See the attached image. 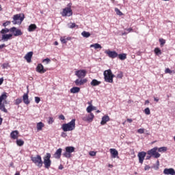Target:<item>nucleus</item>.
Wrapping results in <instances>:
<instances>
[{"label":"nucleus","mask_w":175,"mask_h":175,"mask_svg":"<svg viewBox=\"0 0 175 175\" xmlns=\"http://www.w3.org/2000/svg\"><path fill=\"white\" fill-rule=\"evenodd\" d=\"M62 129L64 132H70L76 129V119H72L70 122L62 125Z\"/></svg>","instance_id":"nucleus-1"},{"label":"nucleus","mask_w":175,"mask_h":175,"mask_svg":"<svg viewBox=\"0 0 175 175\" xmlns=\"http://www.w3.org/2000/svg\"><path fill=\"white\" fill-rule=\"evenodd\" d=\"M8 93L4 92L0 96V110L4 113H8V109L5 107V105H8Z\"/></svg>","instance_id":"nucleus-2"},{"label":"nucleus","mask_w":175,"mask_h":175,"mask_svg":"<svg viewBox=\"0 0 175 175\" xmlns=\"http://www.w3.org/2000/svg\"><path fill=\"white\" fill-rule=\"evenodd\" d=\"M24 14H17L16 15H14L13 16V21H12V24L14 25H21V23L24 21Z\"/></svg>","instance_id":"nucleus-3"},{"label":"nucleus","mask_w":175,"mask_h":175,"mask_svg":"<svg viewBox=\"0 0 175 175\" xmlns=\"http://www.w3.org/2000/svg\"><path fill=\"white\" fill-rule=\"evenodd\" d=\"M104 79L106 83H113V79L114 78V75L111 72V70H106L104 71Z\"/></svg>","instance_id":"nucleus-4"},{"label":"nucleus","mask_w":175,"mask_h":175,"mask_svg":"<svg viewBox=\"0 0 175 175\" xmlns=\"http://www.w3.org/2000/svg\"><path fill=\"white\" fill-rule=\"evenodd\" d=\"M72 3H69L68 6L64 8L63 11L61 12L62 17H70V16H73V11H72Z\"/></svg>","instance_id":"nucleus-5"},{"label":"nucleus","mask_w":175,"mask_h":175,"mask_svg":"<svg viewBox=\"0 0 175 175\" xmlns=\"http://www.w3.org/2000/svg\"><path fill=\"white\" fill-rule=\"evenodd\" d=\"M75 147L73 146H67L65 148V152L63 153V157L64 158H67L69 159L70 158H72V152H75Z\"/></svg>","instance_id":"nucleus-6"},{"label":"nucleus","mask_w":175,"mask_h":175,"mask_svg":"<svg viewBox=\"0 0 175 175\" xmlns=\"http://www.w3.org/2000/svg\"><path fill=\"white\" fill-rule=\"evenodd\" d=\"M31 160L34 163L36 166H38V167H42V166H43V161H42V157H40V155L31 157Z\"/></svg>","instance_id":"nucleus-7"},{"label":"nucleus","mask_w":175,"mask_h":175,"mask_svg":"<svg viewBox=\"0 0 175 175\" xmlns=\"http://www.w3.org/2000/svg\"><path fill=\"white\" fill-rule=\"evenodd\" d=\"M51 154L46 153V155L43 157L44 161L42 163L44 165L45 169H50V166H51Z\"/></svg>","instance_id":"nucleus-8"},{"label":"nucleus","mask_w":175,"mask_h":175,"mask_svg":"<svg viewBox=\"0 0 175 175\" xmlns=\"http://www.w3.org/2000/svg\"><path fill=\"white\" fill-rule=\"evenodd\" d=\"M158 147H154L147 152L148 155H150V157H154V158H159L161 157V154L158 153Z\"/></svg>","instance_id":"nucleus-9"},{"label":"nucleus","mask_w":175,"mask_h":175,"mask_svg":"<svg viewBox=\"0 0 175 175\" xmlns=\"http://www.w3.org/2000/svg\"><path fill=\"white\" fill-rule=\"evenodd\" d=\"M95 118V116L92 113H89V114L82 118L83 121H86L87 122H92Z\"/></svg>","instance_id":"nucleus-10"},{"label":"nucleus","mask_w":175,"mask_h":175,"mask_svg":"<svg viewBox=\"0 0 175 175\" xmlns=\"http://www.w3.org/2000/svg\"><path fill=\"white\" fill-rule=\"evenodd\" d=\"M10 31L13 33L14 36H21L23 35V31L15 27L10 28Z\"/></svg>","instance_id":"nucleus-11"},{"label":"nucleus","mask_w":175,"mask_h":175,"mask_svg":"<svg viewBox=\"0 0 175 175\" xmlns=\"http://www.w3.org/2000/svg\"><path fill=\"white\" fill-rule=\"evenodd\" d=\"M87 75V71L85 70H79L75 72V76L79 79H84Z\"/></svg>","instance_id":"nucleus-12"},{"label":"nucleus","mask_w":175,"mask_h":175,"mask_svg":"<svg viewBox=\"0 0 175 175\" xmlns=\"http://www.w3.org/2000/svg\"><path fill=\"white\" fill-rule=\"evenodd\" d=\"M105 54L108 55V57H109V58H117V57H118V53H117V52H116V51L106 50L105 51Z\"/></svg>","instance_id":"nucleus-13"},{"label":"nucleus","mask_w":175,"mask_h":175,"mask_svg":"<svg viewBox=\"0 0 175 175\" xmlns=\"http://www.w3.org/2000/svg\"><path fill=\"white\" fill-rule=\"evenodd\" d=\"M146 155H147V153L146 152H139L137 154V157L139 158V162L141 164H143V162L144 161V158H146Z\"/></svg>","instance_id":"nucleus-14"},{"label":"nucleus","mask_w":175,"mask_h":175,"mask_svg":"<svg viewBox=\"0 0 175 175\" xmlns=\"http://www.w3.org/2000/svg\"><path fill=\"white\" fill-rule=\"evenodd\" d=\"M33 55V52L30 51L25 55L24 58L25 59H26L27 62L29 64L30 62H31Z\"/></svg>","instance_id":"nucleus-15"},{"label":"nucleus","mask_w":175,"mask_h":175,"mask_svg":"<svg viewBox=\"0 0 175 175\" xmlns=\"http://www.w3.org/2000/svg\"><path fill=\"white\" fill-rule=\"evenodd\" d=\"M163 174L165 175H175V170L173 168H165L163 170Z\"/></svg>","instance_id":"nucleus-16"},{"label":"nucleus","mask_w":175,"mask_h":175,"mask_svg":"<svg viewBox=\"0 0 175 175\" xmlns=\"http://www.w3.org/2000/svg\"><path fill=\"white\" fill-rule=\"evenodd\" d=\"M75 85L77 86L84 85V84L87 83V79L81 78V79H77L75 81Z\"/></svg>","instance_id":"nucleus-17"},{"label":"nucleus","mask_w":175,"mask_h":175,"mask_svg":"<svg viewBox=\"0 0 175 175\" xmlns=\"http://www.w3.org/2000/svg\"><path fill=\"white\" fill-rule=\"evenodd\" d=\"M36 72L41 74L46 73V69L42 64H39L36 67Z\"/></svg>","instance_id":"nucleus-18"},{"label":"nucleus","mask_w":175,"mask_h":175,"mask_svg":"<svg viewBox=\"0 0 175 175\" xmlns=\"http://www.w3.org/2000/svg\"><path fill=\"white\" fill-rule=\"evenodd\" d=\"M109 121H110V117L107 115H105V116H103V118H102V120L100 122V125H106V124H107V122H109Z\"/></svg>","instance_id":"nucleus-19"},{"label":"nucleus","mask_w":175,"mask_h":175,"mask_svg":"<svg viewBox=\"0 0 175 175\" xmlns=\"http://www.w3.org/2000/svg\"><path fill=\"white\" fill-rule=\"evenodd\" d=\"M62 154V148H59L54 153L53 157L55 158V159H59V158H61Z\"/></svg>","instance_id":"nucleus-20"},{"label":"nucleus","mask_w":175,"mask_h":175,"mask_svg":"<svg viewBox=\"0 0 175 175\" xmlns=\"http://www.w3.org/2000/svg\"><path fill=\"white\" fill-rule=\"evenodd\" d=\"M11 139H14V140H16L18 139V131L15 130L10 133Z\"/></svg>","instance_id":"nucleus-21"},{"label":"nucleus","mask_w":175,"mask_h":175,"mask_svg":"<svg viewBox=\"0 0 175 175\" xmlns=\"http://www.w3.org/2000/svg\"><path fill=\"white\" fill-rule=\"evenodd\" d=\"M13 36V34H3L1 40L3 42H8Z\"/></svg>","instance_id":"nucleus-22"},{"label":"nucleus","mask_w":175,"mask_h":175,"mask_svg":"<svg viewBox=\"0 0 175 175\" xmlns=\"http://www.w3.org/2000/svg\"><path fill=\"white\" fill-rule=\"evenodd\" d=\"M23 100L25 105H29L30 101H29V99L28 98V93H26L23 96Z\"/></svg>","instance_id":"nucleus-23"},{"label":"nucleus","mask_w":175,"mask_h":175,"mask_svg":"<svg viewBox=\"0 0 175 175\" xmlns=\"http://www.w3.org/2000/svg\"><path fill=\"white\" fill-rule=\"evenodd\" d=\"M110 153L112 155V158H117V157H118V151L114 148L110 149Z\"/></svg>","instance_id":"nucleus-24"},{"label":"nucleus","mask_w":175,"mask_h":175,"mask_svg":"<svg viewBox=\"0 0 175 175\" xmlns=\"http://www.w3.org/2000/svg\"><path fill=\"white\" fill-rule=\"evenodd\" d=\"M94 110H96V107H94L92 105H89L87 108H86V111L88 113H91V111H94Z\"/></svg>","instance_id":"nucleus-25"},{"label":"nucleus","mask_w":175,"mask_h":175,"mask_svg":"<svg viewBox=\"0 0 175 175\" xmlns=\"http://www.w3.org/2000/svg\"><path fill=\"white\" fill-rule=\"evenodd\" d=\"M71 94H78V92H80V88L79 87H73L70 89Z\"/></svg>","instance_id":"nucleus-26"},{"label":"nucleus","mask_w":175,"mask_h":175,"mask_svg":"<svg viewBox=\"0 0 175 175\" xmlns=\"http://www.w3.org/2000/svg\"><path fill=\"white\" fill-rule=\"evenodd\" d=\"M38 27H36V25L31 24L29 26L28 31L29 32H33V31H35V29H36Z\"/></svg>","instance_id":"nucleus-27"},{"label":"nucleus","mask_w":175,"mask_h":175,"mask_svg":"<svg viewBox=\"0 0 175 175\" xmlns=\"http://www.w3.org/2000/svg\"><path fill=\"white\" fill-rule=\"evenodd\" d=\"M91 85H92L93 87H96V85H99V84H100V81L96 80V79H93L91 83H90Z\"/></svg>","instance_id":"nucleus-28"},{"label":"nucleus","mask_w":175,"mask_h":175,"mask_svg":"<svg viewBox=\"0 0 175 175\" xmlns=\"http://www.w3.org/2000/svg\"><path fill=\"white\" fill-rule=\"evenodd\" d=\"M44 127V124L43 122H40L37 123V131H42V128Z\"/></svg>","instance_id":"nucleus-29"},{"label":"nucleus","mask_w":175,"mask_h":175,"mask_svg":"<svg viewBox=\"0 0 175 175\" xmlns=\"http://www.w3.org/2000/svg\"><path fill=\"white\" fill-rule=\"evenodd\" d=\"M118 57L121 61H124L126 59V53H122V54H118Z\"/></svg>","instance_id":"nucleus-30"},{"label":"nucleus","mask_w":175,"mask_h":175,"mask_svg":"<svg viewBox=\"0 0 175 175\" xmlns=\"http://www.w3.org/2000/svg\"><path fill=\"white\" fill-rule=\"evenodd\" d=\"M154 54H156L157 55L159 56L162 55V51H161V49L157 47L154 49Z\"/></svg>","instance_id":"nucleus-31"},{"label":"nucleus","mask_w":175,"mask_h":175,"mask_svg":"<svg viewBox=\"0 0 175 175\" xmlns=\"http://www.w3.org/2000/svg\"><path fill=\"white\" fill-rule=\"evenodd\" d=\"M68 28L73 29V28H79V25H76V23H70L68 24Z\"/></svg>","instance_id":"nucleus-32"},{"label":"nucleus","mask_w":175,"mask_h":175,"mask_svg":"<svg viewBox=\"0 0 175 175\" xmlns=\"http://www.w3.org/2000/svg\"><path fill=\"white\" fill-rule=\"evenodd\" d=\"M90 47L91 48L94 47V49H95L96 50L98 49H102V46L98 43L91 44Z\"/></svg>","instance_id":"nucleus-33"},{"label":"nucleus","mask_w":175,"mask_h":175,"mask_svg":"<svg viewBox=\"0 0 175 175\" xmlns=\"http://www.w3.org/2000/svg\"><path fill=\"white\" fill-rule=\"evenodd\" d=\"M81 35L83 36V38H90V36H91V33L90 32L85 31H83L81 33Z\"/></svg>","instance_id":"nucleus-34"},{"label":"nucleus","mask_w":175,"mask_h":175,"mask_svg":"<svg viewBox=\"0 0 175 175\" xmlns=\"http://www.w3.org/2000/svg\"><path fill=\"white\" fill-rule=\"evenodd\" d=\"M157 150L159 152H166V151H167V148L163 146L159 148H157Z\"/></svg>","instance_id":"nucleus-35"},{"label":"nucleus","mask_w":175,"mask_h":175,"mask_svg":"<svg viewBox=\"0 0 175 175\" xmlns=\"http://www.w3.org/2000/svg\"><path fill=\"white\" fill-rule=\"evenodd\" d=\"M159 42H160L161 47H163L165 43H166V40L163 38H159Z\"/></svg>","instance_id":"nucleus-36"},{"label":"nucleus","mask_w":175,"mask_h":175,"mask_svg":"<svg viewBox=\"0 0 175 175\" xmlns=\"http://www.w3.org/2000/svg\"><path fill=\"white\" fill-rule=\"evenodd\" d=\"M16 144L17 146H19V147H21L22 146H24V142L23 139H17Z\"/></svg>","instance_id":"nucleus-37"},{"label":"nucleus","mask_w":175,"mask_h":175,"mask_svg":"<svg viewBox=\"0 0 175 175\" xmlns=\"http://www.w3.org/2000/svg\"><path fill=\"white\" fill-rule=\"evenodd\" d=\"M8 32H10V29H8V28H5L1 29V33H2L3 35H5V33H8Z\"/></svg>","instance_id":"nucleus-38"},{"label":"nucleus","mask_w":175,"mask_h":175,"mask_svg":"<svg viewBox=\"0 0 175 175\" xmlns=\"http://www.w3.org/2000/svg\"><path fill=\"white\" fill-rule=\"evenodd\" d=\"M144 113L146 114V116H150L151 114V111L150 110V108L147 107L144 109Z\"/></svg>","instance_id":"nucleus-39"},{"label":"nucleus","mask_w":175,"mask_h":175,"mask_svg":"<svg viewBox=\"0 0 175 175\" xmlns=\"http://www.w3.org/2000/svg\"><path fill=\"white\" fill-rule=\"evenodd\" d=\"M42 62L44 64H46V65H48V64H50V62H51V60L49 58H46L42 60Z\"/></svg>","instance_id":"nucleus-40"},{"label":"nucleus","mask_w":175,"mask_h":175,"mask_svg":"<svg viewBox=\"0 0 175 175\" xmlns=\"http://www.w3.org/2000/svg\"><path fill=\"white\" fill-rule=\"evenodd\" d=\"M165 73H169L170 75H172V73H174V70H172L170 68H166L165 70Z\"/></svg>","instance_id":"nucleus-41"},{"label":"nucleus","mask_w":175,"mask_h":175,"mask_svg":"<svg viewBox=\"0 0 175 175\" xmlns=\"http://www.w3.org/2000/svg\"><path fill=\"white\" fill-rule=\"evenodd\" d=\"M115 12L118 16H122V12L118 8H115Z\"/></svg>","instance_id":"nucleus-42"},{"label":"nucleus","mask_w":175,"mask_h":175,"mask_svg":"<svg viewBox=\"0 0 175 175\" xmlns=\"http://www.w3.org/2000/svg\"><path fill=\"white\" fill-rule=\"evenodd\" d=\"M21 102H23V99L21 98H17L15 100V105H20V103H21Z\"/></svg>","instance_id":"nucleus-43"},{"label":"nucleus","mask_w":175,"mask_h":175,"mask_svg":"<svg viewBox=\"0 0 175 175\" xmlns=\"http://www.w3.org/2000/svg\"><path fill=\"white\" fill-rule=\"evenodd\" d=\"M124 77V75L122 74V72H120V74L117 75V78L118 79H122V77Z\"/></svg>","instance_id":"nucleus-44"},{"label":"nucleus","mask_w":175,"mask_h":175,"mask_svg":"<svg viewBox=\"0 0 175 175\" xmlns=\"http://www.w3.org/2000/svg\"><path fill=\"white\" fill-rule=\"evenodd\" d=\"M89 155H90V157H95V155H96V152L90 151V152H89Z\"/></svg>","instance_id":"nucleus-45"},{"label":"nucleus","mask_w":175,"mask_h":175,"mask_svg":"<svg viewBox=\"0 0 175 175\" xmlns=\"http://www.w3.org/2000/svg\"><path fill=\"white\" fill-rule=\"evenodd\" d=\"M8 66H9V64H8V63H4L2 65L3 69H7Z\"/></svg>","instance_id":"nucleus-46"},{"label":"nucleus","mask_w":175,"mask_h":175,"mask_svg":"<svg viewBox=\"0 0 175 175\" xmlns=\"http://www.w3.org/2000/svg\"><path fill=\"white\" fill-rule=\"evenodd\" d=\"M10 21H6L5 23H3V27H8V25H10Z\"/></svg>","instance_id":"nucleus-47"},{"label":"nucleus","mask_w":175,"mask_h":175,"mask_svg":"<svg viewBox=\"0 0 175 175\" xmlns=\"http://www.w3.org/2000/svg\"><path fill=\"white\" fill-rule=\"evenodd\" d=\"M137 133H140V134L144 133V129H138L137 130Z\"/></svg>","instance_id":"nucleus-48"},{"label":"nucleus","mask_w":175,"mask_h":175,"mask_svg":"<svg viewBox=\"0 0 175 175\" xmlns=\"http://www.w3.org/2000/svg\"><path fill=\"white\" fill-rule=\"evenodd\" d=\"M35 102L36 103H39V102H40V98L38 96L35 97Z\"/></svg>","instance_id":"nucleus-49"},{"label":"nucleus","mask_w":175,"mask_h":175,"mask_svg":"<svg viewBox=\"0 0 175 175\" xmlns=\"http://www.w3.org/2000/svg\"><path fill=\"white\" fill-rule=\"evenodd\" d=\"M53 122H54V120L53 119V118H49L48 124H53Z\"/></svg>","instance_id":"nucleus-50"},{"label":"nucleus","mask_w":175,"mask_h":175,"mask_svg":"<svg viewBox=\"0 0 175 175\" xmlns=\"http://www.w3.org/2000/svg\"><path fill=\"white\" fill-rule=\"evenodd\" d=\"M60 40H61L62 43H63V44H65L67 42L66 39H65V38H64L62 37L60 38Z\"/></svg>","instance_id":"nucleus-51"},{"label":"nucleus","mask_w":175,"mask_h":175,"mask_svg":"<svg viewBox=\"0 0 175 175\" xmlns=\"http://www.w3.org/2000/svg\"><path fill=\"white\" fill-rule=\"evenodd\" d=\"M62 137H66V136H68V135H66V133L65 132H62L61 134Z\"/></svg>","instance_id":"nucleus-52"},{"label":"nucleus","mask_w":175,"mask_h":175,"mask_svg":"<svg viewBox=\"0 0 175 175\" xmlns=\"http://www.w3.org/2000/svg\"><path fill=\"white\" fill-rule=\"evenodd\" d=\"M59 120H65V116L64 115H60L59 116Z\"/></svg>","instance_id":"nucleus-53"},{"label":"nucleus","mask_w":175,"mask_h":175,"mask_svg":"<svg viewBox=\"0 0 175 175\" xmlns=\"http://www.w3.org/2000/svg\"><path fill=\"white\" fill-rule=\"evenodd\" d=\"M3 84V78H0V85H2Z\"/></svg>","instance_id":"nucleus-54"},{"label":"nucleus","mask_w":175,"mask_h":175,"mask_svg":"<svg viewBox=\"0 0 175 175\" xmlns=\"http://www.w3.org/2000/svg\"><path fill=\"white\" fill-rule=\"evenodd\" d=\"M2 121H3V119L2 118V117L0 114V125H2Z\"/></svg>","instance_id":"nucleus-55"},{"label":"nucleus","mask_w":175,"mask_h":175,"mask_svg":"<svg viewBox=\"0 0 175 175\" xmlns=\"http://www.w3.org/2000/svg\"><path fill=\"white\" fill-rule=\"evenodd\" d=\"M150 169V166L146 165L144 167V170H148Z\"/></svg>","instance_id":"nucleus-56"},{"label":"nucleus","mask_w":175,"mask_h":175,"mask_svg":"<svg viewBox=\"0 0 175 175\" xmlns=\"http://www.w3.org/2000/svg\"><path fill=\"white\" fill-rule=\"evenodd\" d=\"M3 47H6V45H5V44H2L0 45V49H3Z\"/></svg>","instance_id":"nucleus-57"},{"label":"nucleus","mask_w":175,"mask_h":175,"mask_svg":"<svg viewBox=\"0 0 175 175\" xmlns=\"http://www.w3.org/2000/svg\"><path fill=\"white\" fill-rule=\"evenodd\" d=\"M154 100L155 102H159V98H156V97H154Z\"/></svg>","instance_id":"nucleus-58"},{"label":"nucleus","mask_w":175,"mask_h":175,"mask_svg":"<svg viewBox=\"0 0 175 175\" xmlns=\"http://www.w3.org/2000/svg\"><path fill=\"white\" fill-rule=\"evenodd\" d=\"M62 169H64V166H62V165H60L59 166V170H62Z\"/></svg>","instance_id":"nucleus-59"},{"label":"nucleus","mask_w":175,"mask_h":175,"mask_svg":"<svg viewBox=\"0 0 175 175\" xmlns=\"http://www.w3.org/2000/svg\"><path fill=\"white\" fill-rule=\"evenodd\" d=\"M132 121H133L132 119H127V122H129L131 124V122H132Z\"/></svg>","instance_id":"nucleus-60"},{"label":"nucleus","mask_w":175,"mask_h":175,"mask_svg":"<svg viewBox=\"0 0 175 175\" xmlns=\"http://www.w3.org/2000/svg\"><path fill=\"white\" fill-rule=\"evenodd\" d=\"M126 31H128V32H132L133 29L132 28H129L126 29Z\"/></svg>","instance_id":"nucleus-61"},{"label":"nucleus","mask_w":175,"mask_h":175,"mask_svg":"<svg viewBox=\"0 0 175 175\" xmlns=\"http://www.w3.org/2000/svg\"><path fill=\"white\" fill-rule=\"evenodd\" d=\"M148 103H150V100H146L145 101V105H148Z\"/></svg>","instance_id":"nucleus-62"},{"label":"nucleus","mask_w":175,"mask_h":175,"mask_svg":"<svg viewBox=\"0 0 175 175\" xmlns=\"http://www.w3.org/2000/svg\"><path fill=\"white\" fill-rule=\"evenodd\" d=\"M120 137H121L122 139H124V137H125V134H122L121 136H120Z\"/></svg>","instance_id":"nucleus-63"},{"label":"nucleus","mask_w":175,"mask_h":175,"mask_svg":"<svg viewBox=\"0 0 175 175\" xmlns=\"http://www.w3.org/2000/svg\"><path fill=\"white\" fill-rule=\"evenodd\" d=\"M14 175H21L20 172H16Z\"/></svg>","instance_id":"nucleus-64"}]
</instances>
